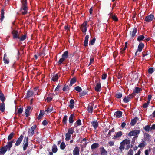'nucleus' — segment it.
<instances>
[{
  "mask_svg": "<svg viewBox=\"0 0 155 155\" xmlns=\"http://www.w3.org/2000/svg\"><path fill=\"white\" fill-rule=\"evenodd\" d=\"M5 99V97L3 93L1 91H0V99L2 101V102H4Z\"/></svg>",
  "mask_w": 155,
  "mask_h": 155,
  "instance_id": "nucleus-28",
  "label": "nucleus"
},
{
  "mask_svg": "<svg viewBox=\"0 0 155 155\" xmlns=\"http://www.w3.org/2000/svg\"><path fill=\"white\" fill-rule=\"evenodd\" d=\"M107 76L106 74H103L102 76V79L103 80H105Z\"/></svg>",
  "mask_w": 155,
  "mask_h": 155,
  "instance_id": "nucleus-59",
  "label": "nucleus"
},
{
  "mask_svg": "<svg viewBox=\"0 0 155 155\" xmlns=\"http://www.w3.org/2000/svg\"><path fill=\"white\" fill-rule=\"evenodd\" d=\"M79 148L77 146L75 147L73 152V155H79Z\"/></svg>",
  "mask_w": 155,
  "mask_h": 155,
  "instance_id": "nucleus-7",
  "label": "nucleus"
},
{
  "mask_svg": "<svg viewBox=\"0 0 155 155\" xmlns=\"http://www.w3.org/2000/svg\"><path fill=\"white\" fill-rule=\"evenodd\" d=\"M22 3V7H24V9H25L26 8H27V2L26 0H22L21 1Z\"/></svg>",
  "mask_w": 155,
  "mask_h": 155,
  "instance_id": "nucleus-34",
  "label": "nucleus"
},
{
  "mask_svg": "<svg viewBox=\"0 0 155 155\" xmlns=\"http://www.w3.org/2000/svg\"><path fill=\"white\" fill-rule=\"evenodd\" d=\"M74 132L73 130L71 128H70L68 131L67 133H69L70 134H72Z\"/></svg>",
  "mask_w": 155,
  "mask_h": 155,
  "instance_id": "nucleus-55",
  "label": "nucleus"
},
{
  "mask_svg": "<svg viewBox=\"0 0 155 155\" xmlns=\"http://www.w3.org/2000/svg\"><path fill=\"white\" fill-rule=\"evenodd\" d=\"M71 137V135L69 133H67L66 134V138L65 140L67 141L69 140H70Z\"/></svg>",
  "mask_w": 155,
  "mask_h": 155,
  "instance_id": "nucleus-38",
  "label": "nucleus"
},
{
  "mask_svg": "<svg viewBox=\"0 0 155 155\" xmlns=\"http://www.w3.org/2000/svg\"><path fill=\"white\" fill-rule=\"evenodd\" d=\"M52 151L54 153H56L57 150V148L55 145H53L52 147Z\"/></svg>",
  "mask_w": 155,
  "mask_h": 155,
  "instance_id": "nucleus-40",
  "label": "nucleus"
},
{
  "mask_svg": "<svg viewBox=\"0 0 155 155\" xmlns=\"http://www.w3.org/2000/svg\"><path fill=\"white\" fill-rule=\"evenodd\" d=\"M94 104L93 103H90L88 105L87 110L89 113H92L93 110Z\"/></svg>",
  "mask_w": 155,
  "mask_h": 155,
  "instance_id": "nucleus-8",
  "label": "nucleus"
},
{
  "mask_svg": "<svg viewBox=\"0 0 155 155\" xmlns=\"http://www.w3.org/2000/svg\"><path fill=\"white\" fill-rule=\"evenodd\" d=\"M23 111V109L21 108H19L18 109V110L17 111V113L21 114Z\"/></svg>",
  "mask_w": 155,
  "mask_h": 155,
  "instance_id": "nucleus-57",
  "label": "nucleus"
},
{
  "mask_svg": "<svg viewBox=\"0 0 155 155\" xmlns=\"http://www.w3.org/2000/svg\"><path fill=\"white\" fill-rule=\"evenodd\" d=\"M114 142L113 141H110L109 142V144L110 146H113L114 144Z\"/></svg>",
  "mask_w": 155,
  "mask_h": 155,
  "instance_id": "nucleus-60",
  "label": "nucleus"
},
{
  "mask_svg": "<svg viewBox=\"0 0 155 155\" xmlns=\"http://www.w3.org/2000/svg\"><path fill=\"white\" fill-rule=\"evenodd\" d=\"M150 103V102L147 101V103H144L143 105V107L146 108L147 107Z\"/></svg>",
  "mask_w": 155,
  "mask_h": 155,
  "instance_id": "nucleus-54",
  "label": "nucleus"
},
{
  "mask_svg": "<svg viewBox=\"0 0 155 155\" xmlns=\"http://www.w3.org/2000/svg\"><path fill=\"white\" fill-rule=\"evenodd\" d=\"M1 21H2L3 19L4 18V10L3 9H2L1 10Z\"/></svg>",
  "mask_w": 155,
  "mask_h": 155,
  "instance_id": "nucleus-41",
  "label": "nucleus"
},
{
  "mask_svg": "<svg viewBox=\"0 0 155 155\" xmlns=\"http://www.w3.org/2000/svg\"><path fill=\"white\" fill-rule=\"evenodd\" d=\"M144 130L147 132H149L150 130V127L148 125L144 127Z\"/></svg>",
  "mask_w": 155,
  "mask_h": 155,
  "instance_id": "nucleus-44",
  "label": "nucleus"
},
{
  "mask_svg": "<svg viewBox=\"0 0 155 155\" xmlns=\"http://www.w3.org/2000/svg\"><path fill=\"white\" fill-rule=\"evenodd\" d=\"M93 127L96 129L98 126V123L97 121H94L91 122Z\"/></svg>",
  "mask_w": 155,
  "mask_h": 155,
  "instance_id": "nucleus-25",
  "label": "nucleus"
},
{
  "mask_svg": "<svg viewBox=\"0 0 155 155\" xmlns=\"http://www.w3.org/2000/svg\"><path fill=\"white\" fill-rule=\"evenodd\" d=\"M89 38V35H87L85 38L84 42V46H86L87 45L88 39Z\"/></svg>",
  "mask_w": 155,
  "mask_h": 155,
  "instance_id": "nucleus-19",
  "label": "nucleus"
},
{
  "mask_svg": "<svg viewBox=\"0 0 155 155\" xmlns=\"http://www.w3.org/2000/svg\"><path fill=\"white\" fill-rule=\"evenodd\" d=\"M7 150L5 147L0 149V155H3L7 151Z\"/></svg>",
  "mask_w": 155,
  "mask_h": 155,
  "instance_id": "nucleus-13",
  "label": "nucleus"
},
{
  "mask_svg": "<svg viewBox=\"0 0 155 155\" xmlns=\"http://www.w3.org/2000/svg\"><path fill=\"white\" fill-rule=\"evenodd\" d=\"M3 60L4 63L8 64L9 63V59L7 57V55L6 53L4 55Z\"/></svg>",
  "mask_w": 155,
  "mask_h": 155,
  "instance_id": "nucleus-22",
  "label": "nucleus"
},
{
  "mask_svg": "<svg viewBox=\"0 0 155 155\" xmlns=\"http://www.w3.org/2000/svg\"><path fill=\"white\" fill-rule=\"evenodd\" d=\"M26 38V36L25 35H23L21 38L19 37V39L21 41H23L25 40Z\"/></svg>",
  "mask_w": 155,
  "mask_h": 155,
  "instance_id": "nucleus-50",
  "label": "nucleus"
},
{
  "mask_svg": "<svg viewBox=\"0 0 155 155\" xmlns=\"http://www.w3.org/2000/svg\"><path fill=\"white\" fill-rule=\"evenodd\" d=\"M42 124L44 125H46L47 124V122L46 120H44L42 122Z\"/></svg>",
  "mask_w": 155,
  "mask_h": 155,
  "instance_id": "nucleus-63",
  "label": "nucleus"
},
{
  "mask_svg": "<svg viewBox=\"0 0 155 155\" xmlns=\"http://www.w3.org/2000/svg\"><path fill=\"white\" fill-rule=\"evenodd\" d=\"M28 137H25L23 141V150H25L28 145Z\"/></svg>",
  "mask_w": 155,
  "mask_h": 155,
  "instance_id": "nucleus-2",
  "label": "nucleus"
},
{
  "mask_svg": "<svg viewBox=\"0 0 155 155\" xmlns=\"http://www.w3.org/2000/svg\"><path fill=\"white\" fill-rule=\"evenodd\" d=\"M99 146V144L97 143H94L91 146V148L92 149H95L98 147Z\"/></svg>",
  "mask_w": 155,
  "mask_h": 155,
  "instance_id": "nucleus-36",
  "label": "nucleus"
},
{
  "mask_svg": "<svg viewBox=\"0 0 155 155\" xmlns=\"http://www.w3.org/2000/svg\"><path fill=\"white\" fill-rule=\"evenodd\" d=\"M94 61V58H90V62L89 65H91Z\"/></svg>",
  "mask_w": 155,
  "mask_h": 155,
  "instance_id": "nucleus-61",
  "label": "nucleus"
},
{
  "mask_svg": "<svg viewBox=\"0 0 155 155\" xmlns=\"http://www.w3.org/2000/svg\"><path fill=\"white\" fill-rule=\"evenodd\" d=\"M130 140L129 139H126L123 140L120 143V145L119 147V149L121 151L124 150H128L131 146L130 143Z\"/></svg>",
  "mask_w": 155,
  "mask_h": 155,
  "instance_id": "nucleus-1",
  "label": "nucleus"
},
{
  "mask_svg": "<svg viewBox=\"0 0 155 155\" xmlns=\"http://www.w3.org/2000/svg\"><path fill=\"white\" fill-rule=\"evenodd\" d=\"M131 98H132V97L131 96L129 97H125L123 99V101L125 103H127L129 101L130 99Z\"/></svg>",
  "mask_w": 155,
  "mask_h": 155,
  "instance_id": "nucleus-33",
  "label": "nucleus"
},
{
  "mask_svg": "<svg viewBox=\"0 0 155 155\" xmlns=\"http://www.w3.org/2000/svg\"><path fill=\"white\" fill-rule=\"evenodd\" d=\"M81 29L83 32L85 33L87 29V24L86 22H84L81 25Z\"/></svg>",
  "mask_w": 155,
  "mask_h": 155,
  "instance_id": "nucleus-5",
  "label": "nucleus"
},
{
  "mask_svg": "<svg viewBox=\"0 0 155 155\" xmlns=\"http://www.w3.org/2000/svg\"><path fill=\"white\" fill-rule=\"evenodd\" d=\"M101 89V85L100 83H97L95 86V90L97 92L100 91Z\"/></svg>",
  "mask_w": 155,
  "mask_h": 155,
  "instance_id": "nucleus-9",
  "label": "nucleus"
},
{
  "mask_svg": "<svg viewBox=\"0 0 155 155\" xmlns=\"http://www.w3.org/2000/svg\"><path fill=\"white\" fill-rule=\"evenodd\" d=\"M58 78V76L57 74H54L52 78V80L54 81H56Z\"/></svg>",
  "mask_w": 155,
  "mask_h": 155,
  "instance_id": "nucleus-29",
  "label": "nucleus"
},
{
  "mask_svg": "<svg viewBox=\"0 0 155 155\" xmlns=\"http://www.w3.org/2000/svg\"><path fill=\"white\" fill-rule=\"evenodd\" d=\"M75 90L78 92H80L81 91L82 89L79 86H78L75 87Z\"/></svg>",
  "mask_w": 155,
  "mask_h": 155,
  "instance_id": "nucleus-49",
  "label": "nucleus"
},
{
  "mask_svg": "<svg viewBox=\"0 0 155 155\" xmlns=\"http://www.w3.org/2000/svg\"><path fill=\"white\" fill-rule=\"evenodd\" d=\"M145 144L144 143H141L139 144L138 145V147H144Z\"/></svg>",
  "mask_w": 155,
  "mask_h": 155,
  "instance_id": "nucleus-58",
  "label": "nucleus"
},
{
  "mask_svg": "<svg viewBox=\"0 0 155 155\" xmlns=\"http://www.w3.org/2000/svg\"><path fill=\"white\" fill-rule=\"evenodd\" d=\"M95 41V38H94L92 40H91V41L90 42V44L91 45H93Z\"/></svg>",
  "mask_w": 155,
  "mask_h": 155,
  "instance_id": "nucleus-53",
  "label": "nucleus"
},
{
  "mask_svg": "<svg viewBox=\"0 0 155 155\" xmlns=\"http://www.w3.org/2000/svg\"><path fill=\"white\" fill-rule=\"evenodd\" d=\"M36 127V125H35L32 126L30 130H29L28 131L29 135L30 136H32L34 134V130Z\"/></svg>",
  "mask_w": 155,
  "mask_h": 155,
  "instance_id": "nucleus-3",
  "label": "nucleus"
},
{
  "mask_svg": "<svg viewBox=\"0 0 155 155\" xmlns=\"http://www.w3.org/2000/svg\"><path fill=\"white\" fill-rule=\"evenodd\" d=\"M23 136L22 135H21L20 137L17 139L16 143L15 145L17 146H18L20 145L22 141V140L23 139Z\"/></svg>",
  "mask_w": 155,
  "mask_h": 155,
  "instance_id": "nucleus-10",
  "label": "nucleus"
},
{
  "mask_svg": "<svg viewBox=\"0 0 155 155\" xmlns=\"http://www.w3.org/2000/svg\"><path fill=\"white\" fill-rule=\"evenodd\" d=\"M110 17H111L113 19V20H115V21H117V18L115 15H110Z\"/></svg>",
  "mask_w": 155,
  "mask_h": 155,
  "instance_id": "nucleus-45",
  "label": "nucleus"
},
{
  "mask_svg": "<svg viewBox=\"0 0 155 155\" xmlns=\"http://www.w3.org/2000/svg\"><path fill=\"white\" fill-rule=\"evenodd\" d=\"M137 29L136 28H134L132 31H130V35L132 37H134L135 36V34L137 32Z\"/></svg>",
  "mask_w": 155,
  "mask_h": 155,
  "instance_id": "nucleus-26",
  "label": "nucleus"
},
{
  "mask_svg": "<svg viewBox=\"0 0 155 155\" xmlns=\"http://www.w3.org/2000/svg\"><path fill=\"white\" fill-rule=\"evenodd\" d=\"M76 123L78 125H80L81 124V120L79 119L76 122Z\"/></svg>",
  "mask_w": 155,
  "mask_h": 155,
  "instance_id": "nucleus-62",
  "label": "nucleus"
},
{
  "mask_svg": "<svg viewBox=\"0 0 155 155\" xmlns=\"http://www.w3.org/2000/svg\"><path fill=\"white\" fill-rule=\"evenodd\" d=\"M141 91V89L140 88L138 87H136L135 89L133 91V94H138L140 93Z\"/></svg>",
  "mask_w": 155,
  "mask_h": 155,
  "instance_id": "nucleus-16",
  "label": "nucleus"
},
{
  "mask_svg": "<svg viewBox=\"0 0 155 155\" xmlns=\"http://www.w3.org/2000/svg\"><path fill=\"white\" fill-rule=\"evenodd\" d=\"M122 94L120 93H117L116 94V97L118 98H121L122 97Z\"/></svg>",
  "mask_w": 155,
  "mask_h": 155,
  "instance_id": "nucleus-42",
  "label": "nucleus"
},
{
  "mask_svg": "<svg viewBox=\"0 0 155 155\" xmlns=\"http://www.w3.org/2000/svg\"><path fill=\"white\" fill-rule=\"evenodd\" d=\"M34 94V92L33 91H29L27 93V95L26 96V98H28L32 96Z\"/></svg>",
  "mask_w": 155,
  "mask_h": 155,
  "instance_id": "nucleus-24",
  "label": "nucleus"
},
{
  "mask_svg": "<svg viewBox=\"0 0 155 155\" xmlns=\"http://www.w3.org/2000/svg\"><path fill=\"white\" fill-rule=\"evenodd\" d=\"M133 151L131 149H130L128 152L127 155H133Z\"/></svg>",
  "mask_w": 155,
  "mask_h": 155,
  "instance_id": "nucleus-52",
  "label": "nucleus"
},
{
  "mask_svg": "<svg viewBox=\"0 0 155 155\" xmlns=\"http://www.w3.org/2000/svg\"><path fill=\"white\" fill-rule=\"evenodd\" d=\"M154 68H150L148 70V72L150 74H152L154 72Z\"/></svg>",
  "mask_w": 155,
  "mask_h": 155,
  "instance_id": "nucleus-48",
  "label": "nucleus"
},
{
  "mask_svg": "<svg viewBox=\"0 0 155 155\" xmlns=\"http://www.w3.org/2000/svg\"><path fill=\"white\" fill-rule=\"evenodd\" d=\"M122 112L120 111H118L116 112L114 115L117 118L121 117L122 116Z\"/></svg>",
  "mask_w": 155,
  "mask_h": 155,
  "instance_id": "nucleus-18",
  "label": "nucleus"
},
{
  "mask_svg": "<svg viewBox=\"0 0 155 155\" xmlns=\"http://www.w3.org/2000/svg\"><path fill=\"white\" fill-rule=\"evenodd\" d=\"M76 79L75 77L72 78L71 80L69 86H71L73 84L76 82Z\"/></svg>",
  "mask_w": 155,
  "mask_h": 155,
  "instance_id": "nucleus-31",
  "label": "nucleus"
},
{
  "mask_svg": "<svg viewBox=\"0 0 155 155\" xmlns=\"http://www.w3.org/2000/svg\"><path fill=\"white\" fill-rule=\"evenodd\" d=\"M45 111L43 110H41L39 115L37 117V118L38 120H39L42 118L43 115L44 114Z\"/></svg>",
  "mask_w": 155,
  "mask_h": 155,
  "instance_id": "nucleus-27",
  "label": "nucleus"
},
{
  "mask_svg": "<svg viewBox=\"0 0 155 155\" xmlns=\"http://www.w3.org/2000/svg\"><path fill=\"white\" fill-rule=\"evenodd\" d=\"M140 131L138 130H134L130 132L128 134L129 136H136L139 133Z\"/></svg>",
  "mask_w": 155,
  "mask_h": 155,
  "instance_id": "nucleus-4",
  "label": "nucleus"
},
{
  "mask_svg": "<svg viewBox=\"0 0 155 155\" xmlns=\"http://www.w3.org/2000/svg\"><path fill=\"white\" fill-rule=\"evenodd\" d=\"M13 142V141L8 142L7 144L4 146L7 150V149H8L9 150H10V148L12 146Z\"/></svg>",
  "mask_w": 155,
  "mask_h": 155,
  "instance_id": "nucleus-11",
  "label": "nucleus"
},
{
  "mask_svg": "<svg viewBox=\"0 0 155 155\" xmlns=\"http://www.w3.org/2000/svg\"><path fill=\"white\" fill-rule=\"evenodd\" d=\"M31 109V107L30 106L28 107L25 110V114L26 117H28L29 115V113L30 110Z\"/></svg>",
  "mask_w": 155,
  "mask_h": 155,
  "instance_id": "nucleus-23",
  "label": "nucleus"
},
{
  "mask_svg": "<svg viewBox=\"0 0 155 155\" xmlns=\"http://www.w3.org/2000/svg\"><path fill=\"white\" fill-rule=\"evenodd\" d=\"M155 124H153L151 127H150V130H155Z\"/></svg>",
  "mask_w": 155,
  "mask_h": 155,
  "instance_id": "nucleus-64",
  "label": "nucleus"
},
{
  "mask_svg": "<svg viewBox=\"0 0 155 155\" xmlns=\"http://www.w3.org/2000/svg\"><path fill=\"white\" fill-rule=\"evenodd\" d=\"M100 150L101 155H107V151H106L105 149L103 147H102L100 148Z\"/></svg>",
  "mask_w": 155,
  "mask_h": 155,
  "instance_id": "nucleus-14",
  "label": "nucleus"
},
{
  "mask_svg": "<svg viewBox=\"0 0 155 155\" xmlns=\"http://www.w3.org/2000/svg\"><path fill=\"white\" fill-rule=\"evenodd\" d=\"M53 107H49L45 110V111L48 113H49L53 111Z\"/></svg>",
  "mask_w": 155,
  "mask_h": 155,
  "instance_id": "nucleus-37",
  "label": "nucleus"
},
{
  "mask_svg": "<svg viewBox=\"0 0 155 155\" xmlns=\"http://www.w3.org/2000/svg\"><path fill=\"white\" fill-rule=\"evenodd\" d=\"M20 11L24 15L26 14L27 12V8H26L25 9H24V7L21 8Z\"/></svg>",
  "mask_w": 155,
  "mask_h": 155,
  "instance_id": "nucleus-35",
  "label": "nucleus"
},
{
  "mask_svg": "<svg viewBox=\"0 0 155 155\" xmlns=\"http://www.w3.org/2000/svg\"><path fill=\"white\" fill-rule=\"evenodd\" d=\"M138 120V119L136 117L134 118L131 120L130 123L133 126L134 125V124H135Z\"/></svg>",
  "mask_w": 155,
  "mask_h": 155,
  "instance_id": "nucleus-32",
  "label": "nucleus"
},
{
  "mask_svg": "<svg viewBox=\"0 0 155 155\" xmlns=\"http://www.w3.org/2000/svg\"><path fill=\"white\" fill-rule=\"evenodd\" d=\"M69 89V87L68 85H65L63 89V90L65 91L66 90H68Z\"/></svg>",
  "mask_w": 155,
  "mask_h": 155,
  "instance_id": "nucleus-56",
  "label": "nucleus"
},
{
  "mask_svg": "<svg viewBox=\"0 0 155 155\" xmlns=\"http://www.w3.org/2000/svg\"><path fill=\"white\" fill-rule=\"evenodd\" d=\"M144 38V36L143 35H140L137 38V40L139 41H140L142 40Z\"/></svg>",
  "mask_w": 155,
  "mask_h": 155,
  "instance_id": "nucleus-43",
  "label": "nucleus"
},
{
  "mask_svg": "<svg viewBox=\"0 0 155 155\" xmlns=\"http://www.w3.org/2000/svg\"><path fill=\"white\" fill-rule=\"evenodd\" d=\"M65 147V145L64 143L62 142L60 145V148L62 149H64Z\"/></svg>",
  "mask_w": 155,
  "mask_h": 155,
  "instance_id": "nucleus-47",
  "label": "nucleus"
},
{
  "mask_svg": "<svg viewBox=\"0 0 155 155\" xmlns=\"http://www.w3.org/2000/svg\"><path fill=\"white\" fill-rule=\"evenodd\" d=\"M116 135L113 138V139H115L117 138L120 137L123 134L122 132L121 131H120L116 133Z\"/></svg>",
  "mask_w": 155,
  "mask_h": 155,
  "instance_id": "nucleus-15",
  "label": "nucleus"
},
{
  "mask_svg": "<svg viewBox=\"0 0 155 155\" xmlns=\"http://www.w3.org/2000/svg\"><path fill=\"white\" fill-rule=\"evenodd\" d=\"M14 135V133L13 132H12L9 135L8 138V140H10L13 137Z\"/></svg>",
  "mask_w": 155,
  "mask_h": 155,
  "instance_id": "nucleus-39",
  "label": "nucleus"
},
{
  "mask_svg": "<svg viewBox=\"0 0 155 155\" xmlns=\"http://www.w3.org/2000/svg\"><path fill=\"white\" fill-rule=\"evenodd\" d=\"M65 60V59L62 58L58 62V64H61Z\"/></svg>",
  "mask_w": 155,
  "mask_h": 155,
  "instance_id": "nucleus-51",
  "label": "nucleus"
},
{
  "mask_svg": "<svg viewBox=\"0 0 155 155\" xmlns=\"http://www.w3.org/2000/svg\"><path fill=\"white\" fill-rule=\"evenodd\" d=\"M144 45L143 43H140L138 46V49L137 50L139 52H141L142 51V48L144 47Z\"/></svg>",
  "mask_w": 155,
  "mask_h": 155,
  "instance_id": "nucleus-20",
  "label": "nucleus"
},
{
  "mask_svg": "<svg viewBox=\"0 0 155 155\" xmlns=\"http://www.w3.org/2000/svg\"><path fill=\"white\" fill-rule=\"evenodd\" d=\"M5 104L4 102H2L0 105V110L2 112H3L5 109Z\"/></svg>",
  "mask_w": 155,
  "mask_h": 155,
  "instance_id": "nucleus-21",
  "label": "nucleus"
},
{
  "mask_svg": "<svg viewBox=\"0 0 155 155\" xmlns=\"http://www.w3.org/2000/svg\"><path fill=\"white\" fill-rule=\"evenodd\" d=\"M154 15H150L146 17L145 21L147 22H150L153 19Z\"/></svg>",
  "mask_w": 155,
  "mask_h": 155,
  "instance_id": "nucleus-6",
  "label": "nucleus"
},
{
  "mask_svg": "<svg viewBox=\"0 0 155 155\" xmlns=\"http://www.w3.org/2000/svg\"><path fill=\"white\" fill-rule=\"evenodd\" d=\"M68 51H66L65 52H64L63 54L62 55V58H63L66 59H67L68 57Z\"/></svg>",
  "mask_w": 155,
  "mask_h": 155,
  "instance_id": "nucleus-30",
  "label": "nucleus"
},
{
  "mask_svg": "<svg viewBox=\"0 0 155 155\" xmlns=\"http://www.w3.org/2000/svg\"><path fill=\"white\" fill-rule=\"evenodd\" d=\"M12 34L14 38H19V35L18 34V32L17 31L15 30L13 31L12 32Z\"/></svg>",
  "mask_w": 155,
  "mask_h": 155,
  "instance_id": "nucleus-12",
  "label": "nucleus"
},
{
  "mask_svg": "<svg viewBox=\"0 0 155 155\" xmlns=\"http://www.w3.org/2000/svg\"><path fill=\"white\" fill-rule=\"evenodd\" d=\"M67 116L66 115H65L63 118V123L64 124H66L67 122Z\"/></svg>",
  "mask_w": 155,
  "mask_h": 155,
  "instance_id": "nucleus-46",
  "label": "nucleus"
},
{
  "mask_svg": "<svg viewBox=\"0 0 155 155\" xmlns=\"http://www.w3.org/2000/svg\"><path fill=\"white\" fill-rule=\"evenodd\" d=\"M75 117L74 114H72L70 115L69 119V122L70 123H72L73 122Z\"/></svg>",
  "mask_w": 155,
  "mask_h": 155,
  "instance_id": "nucleus-17",
  "label": "nucleus"
}]
</instances>
